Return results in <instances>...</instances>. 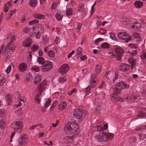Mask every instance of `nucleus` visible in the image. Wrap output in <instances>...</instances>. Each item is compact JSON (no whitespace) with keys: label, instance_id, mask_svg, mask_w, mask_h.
<instances>
[{"label":"nucleus","instance_id":"nucleus-19","mask_svg":"<svg viewBox=\"0 0 146 146\" xmlns=\"http://www.w3.org/2000/svg\"><path fill=\"white\" fill-rule=\"evenodd\" d=\"M63 142L65 143H71L73 142V137L71 136H66L65 137L62 139Z\"/></svg>","mask_w":146,"mask_h":146},{"label":"nucleus","instance_id":"nucleus-54","mask_svg":"<svg viewBox=\"0 0 146 146\" xmlns=\"http://www.w3.org/2000/svg\"><path fill=\"white\" fill-rule=\"evenodd\" d=\"M77 27L76 28V29L78 30L77 31V32L78 33H79L80 32V30L81 28V27L82 26V25L81 23H77Z\"/></svg>","mask_w":146,"mask_h":146},{"label":"nucleus","instance_id":"nucleus-37","mask_svg":"<svg viewBox=\"0 0 146 146\" xmlns=\"http://www.w3.org/2000/svg\"><path fill=\"white\" fill-rule=\"evenodd\" d=\"M100 46L102 48L107 49L110 48V45L107 42H104L101 44Z\"/></svg>","mask_w":146,"mask_h":146},{"label":"nucleus","instance_id":"nucleus-47","mask_svg":"<svg viewBox=\"0 0 146 146\" xmlns=\"http://www.w3.org/2000/svg\"><path fill=\"white\" fill-rule=\"evenodd\" d=\"M82 50L81 48L80 47H78L77 49L75 51V53H76V55H78V56H80L81 54H82Z\"/></svg>","mask_w":146,"mask_h":146},{"label":"nucleus","instance_id":"nucleus-49","mask_svg":"<svg viewBox=\"0 0 146 146\" xmlns=\"http://www.w3.org/2000/svg\"><path fill=\"white\" fill-rule=\"evenodd\" d=\"M109 34L110 35V38L112 39L115 41H117L118 39L117 38L116 36H115V35L113 33H110Z\"/></svg>","mask_w":146,"mask_h":146},{"label":"nucleus","instance_id":"nucleus-16","mask_svg":"<svg viewBox=\"0 0 146 146\" xmlns=\"http://www.w3.org/2000/svg\"><path fill=\"white\" fill-rule=\"evenodd\" d=\"M104 133H100V134L97 135L95 136V138L97 141L99 142H105Z\"/></svg>","mask_w":146,"mask_h":146},{"label":"nucleus","instance_id":"nucleus-55","mask_svg":"<svg viewBox=\"0 0 146 146\" xmlns=\"http://www.w3.org/2000/svg\"><path fill=\"white\" fill-rule=\"evenodd\" d=\"M5 125V122L4 120H0V127L1 129L4 128Z\"/></svg>","mask_w":146,"mask_h":146},{"label":"nucleus","instance_id":"nucleus-21","mask_svg":"<svg viewBox=\"0 0 146 146\" xmlns=\"http://www.w3.org/2000/svg\"><path fill=\"white\" fill-rule=\"evenodd\" d=\"M108 128V125L106 124H104L103 126L101 125H100L97 127V130L98 131H100L99 133H105L103 132L104 130H106Z\"/></svg>","mask_w":146,"mask_h":146},{"label":"nucleus","instance_id":"nucleus-40","mask_svg":"<svg viewBox=\"0 0 146 146\" xmlns=\"http://www.w3.org/2000/svg\"><path fill=\"white\" fill-rule=\"evenodd\" d=\"M49 39L47 35H44L42 37V42L44 44H46L48 42Z\"/></svg>","mask_w":146,"mask_h":146},{"label":"nucleus","instance_id":"nucleus-30","mask_svg":"<svg viewBox=\"0 0 146 146\" xmlns=\"http://www.w3.org/2000/svg\"><path fill=\"white\" fill-rule=\"evenodd\" d=\"M37 0H29V5L32 7H35L37 5Z\"/></svg>","mask_w":146,"mask_h":146},{"label":"nucleus","instance_id":"nucleus-10","mask_svg":"<svg viewBox=\"0 0 146 146\" xmlns=\"http://www.w3.org/2000/svg\"><path fill=\"white\" fill-rule=\"evenodd\" d=\"M29 137L27 135H21L18 140L19 144L21 145L26 144L29 141Z\"/></svg>","mask_w":146,"mask_h":146},{"label":"nucleus","instance_id":"nucleus-22","mask_svg":"<svg viewBox=\"0 0 146 146\" xmlns=\"http://www.w3.org/2000/svg\"><path fill=\"white\" fill-rule=\"evenodd\" d=\"M131 27L134 30H139L141 27V25L139 23L135 22L131 26Z\"/></svg>","mask_w":146,"mask_h":146},{"label":"nucleus","instance_id":"nucleus-26","mask_svg":"<svg viewBox=\"0 0 146 146\" xmlns=\"http://www.w3.org/2000/svg\"><path fill=\"white\" fill-rule=\"evenodd\" d=\"M33 16L35 19L41 20L44 19L45 17L44 15L38 13H35L34 14Z\"/></svg>","mask_w":146,"mask_h":146},{"label":"nucleus","instance_id":"nucleus-61","mask_svg":"<svg viewBox=\"0 0 146 146\" xmlns=\"http://www.w3.org/2000/svg\"><path fill=\"white\" fill-rule=\"evenodd\" d=\"M11 65H9L5 70V72L7 74H9L11 70Z\"/></svg>","mask_w":146,"mask_h":146},{"label":"nucleus","instance_id":"nucleus-8","mask_svg":"<svg viewBox=\"0 0 146 146\" xmlns=\"http://www.w3.org/2000/svg\"><path fill=\"white\" fill-rule=\"evenodd\" d=\"M53 67L52 64L50 61H47L42 66L41 70L44 72H47L50 71Z\"/></svg>","mask_w":146,"mask_h":146},{"label":"nucleus","instance_id":"nucleus-13","mask_svg":"<svg viewBox=\"0 0 146 146\" xmlns=\"http://www.w3.org/2000/svg\"><path fill=\"white\" fill-rule=\"evenodd\" d=\"M110 97L111 100L114 102H115L117 101L120 102H122L123 101L121 98L118 97L116 91L110 95Z\"/></svg>","mask_w":146,"mask_h":146},{"label":"nucleus","instance_id":"nucleus-52","mask_svg":"<svg viewBox=\"0 0 146 146\" xmlns=\"http://www.w3.org/2000/svg\"><path fill=\"white\" fill-rule=\"evenodd\" d=\"M141 58L143 59H146V52H142L140 55Z\"/></svg>","mask_w":146,"mask_h":146},{"label":"nucleus","instance_id":"nucleus-58","mask_svg":"<svg viewBox=\"0 0 146 146\" xmlns=\"http://www.w3.org/2000/svg\"><path fill=\"white\" fill-rule=\"evenodd\" d=\"M5 78L4 77H1L0 78V85L2 86L5 83Z\"/></svg>","mask_w":146,"mask_h":146},{"label":"nucleus","instance_id":"nucleus-32","mask_svg":"<svg viewBox=\"0 0 146 146\" xmlns=\"http://www.w3.org/2000/svg\"><path fill=\"white\" fill-rule=\"evenodd\" d=\"M16 10V9H14L11 10L8 14L7 15L6 17L7 19H9L11 17L12 15L15 13Z\"/></svg>","mask_w":146,"mask_h":146},{"label":"nucleus","instance_id":"nucleus-57","mask_svg":"<svg viewBox=\"0 0 146 146\" xmlns=\"http://www.w3.org/2000/svg\"><path fill=\"white\" fill-rule=\"evenodd\" d=\"M136 141V138L135 137H132L129 140V142L130 144H133L134 145V143H135Z\"/></svg>","mask_w":146,"mask_h":146},{"label":"nucleus","instance_id":"nucleus-7","mask_svg":"<svg viewBox=\"0 0 146 146\" xmlns=\"http://www.w3.org/2000/svg\"><path fill=\"white\" fill-rule=\"evenodd\" d=\"M118 38L120 39L125 40V41L127 43L131 39V38L124 32H121L118 33L117 35Z\"/></svg>","mask_w":146,"mask_h":146},{"label":"nucleus","instance_id":"nucleus-2","mask_svg":"<svg viewBox=\"0 0 146 146\" xmlns=\"http://www.w3.org/2000/svg\"><path fill=\"white\" fill-rule=\"evenodd\" d=\"M114 52L116 56V60H119L121 59L122 54L124 53V51L120 46L115 45L113 46Z\"/></svg>","mask_w":146,"mask_h":146},{"label":"nucleus","instance_id":"nucleus-33","mask_svg":"<svg viewBox=\"0 0 146 146\" xmlns=\"http://www.w3.org/2000/svg\"><path fill=\"white\" fill-rule=\"evenodd\" d=\"M55 17L58 21H60L62 19L63 15L62 13L60 12H58L55 15Z\"/></svg>","mask_w":146,"mask_h":146},{"label":"nucleus","instance_id":"nucleus-34","mask_svg":"<svg viewBox=\"0 0 146 146\" xmlns=\"http://www.w3.org/2000/svg\"><path fill=\"white\" fill-rule=\"evenodd\" d=\"M143 3L140 1H135L134 3V5L135 6L138 8H141L143 5Z\"/></svg>","mask_w":146,"mask_h":146},{"label":"nucleus","instance_id":"nucleus-4","mask_svg":"<svg viewBox=\"0 0 146 146\" xmlns=\"http://www.w3.org/2000/svg\"><path fill=\"white\" fill-rule=\"evenodd\" d=\"M74 118L75 121L80 122L82 119V112L80 109H76L73 113Z\"/></svg>","mask_w":146,"mask_h":146},{"label":"nucleus","instance_id":"nucleus-5","mask_svg":"<svg viewBox=\"0 0 146 146\" xmlns=\"http://www.w3.org/2000/svg\"><path fill=\"white\" fill-rule=\"evenodd\" d=\"M29 36L32 37H35L36 39L40 38V32L36 27H33L30 29L29 33Z\"/></svg>","mask_w":146,"mask_h":146},{"label":"nucleus","instance_id":"nucleus-38","mask_svg":"<svg viewBox=\"0 0 146 146\" xmlns=\"http://www.w3.org/2000/svg\"><path fill=\"white\" fill-rule=\"evenodd\" d=\"M26 80L28 81H30L32 80L33 76L32 74L30 73H28L26 74Z\"/></svg>","mask_w":146,"mask_h":146},{"label":"nucleus","instance_id":"nucleus-27","mask_svg":"<svg viewBox=\"0 0 146 146\" xmlns=\"http://www.w3.org/2000/svg\"><path fill=\"white\" fill-rule=\"evenodd\" d=\"M128 62L131 64V68H134L137 63V61L133 58L131 57L129 59Z\"/></svg>","mask_w":146,"mask_h":146},{"label":"nucleus","instance_id":"nucleus-1","mask_svg":"<svg viewBox=\"0 0 146 146\" xmlns=\"http://www.w3.org/2000/svg\"><path fill=\"white\" fill-rule=\"evenodd\" d=\"M79 129V125L76 123L72 122L66 123L64 127V131L67 133L72 134L75 133Z\"/></svg>","mask_w":146,"mask_h":146},{"label":"nucleus","instance_id":"nucleus-62","mask_svg":"<svg viewBox=\"0 0 146 146\" xmlns=\"http://www.w3.org/2000/svg\"><path fill=\"white\" fill-rule=\"evenodd\" d=\"M30 29L28 27L25 28L23 30V32L25 33H28L30 32Z\"/></svg>","mask_w":146,"mask_h":146},{"label":"nucleus","instance_id":"nucleus-48","mask_svg":"<svg viewBox=\"0 0 146 146\" xmlns=\"http://www.w3.org/2000/svg\"><path fill=\"white\" fill-rule=\"evenodd\" d=\"M140 140H142L146 138V134L144 133H139L138 134Z\"/></svg>","mask_w":146,"mask_h":146},{"label":"nucleus","instance_id":"nucleus-11","mask_svg":"<svg viewBox=\"0 0 146 146\" xmlns=\"http://www.w3.org/2000/svg\"><path fill=\"white\" fill-rule=\"evenodd\" d=\"M98 81V79L96 76L95 75H92L91 77V80L89 82L90 86L92 88H94L97 85Z\"/></svg>","mask_w":146,"mask_h":146},{"label":"nucleus","instance_id":"nucleus-42","mask_svg":"<svg viewBox=\"0 0 146 146\" xmlns=\"http://www.w3.org/2000/svg\"><path fill=\"white\" fill-rule=\"evenodd\" d=\"M143 112L140 111L139 113V116L141 118L144 117L145 115L146 114V108H144L143 109Z\"/></svg>","mask_w":146,"mask_h":146},{"label":"nucleus","instance_id":"nucleus-45","mask_svg":"<svg viewBox=\"0 0 146 146\" xmlns=\"http://www.w3.org/2000/svg\"><path fill=\"white\" fill-rule=\"evenodd\" d=\"M47 55L50 57L54 58L55 56V53L52 50H50L48 51Z\"/></svg>","mask_w":146,"mask_h":146},{"label":"nucleus","instance_id":"nucleus-29","mask_svg":"<svg viewBox=\"0 0 146 146\" xmlns=\"http://www.w3.org/2000/svg\"><path fill=\"white\" fill-rule=\"evenodd\" d=\"M84 5H82L79 6V9L78 11L81 12H82L84 13H86L87 12L88 9L87 8L84 7Z\"/></svg>","mask_w":146,"mask_h":146},{"label":"nucleus","instance_id":"nucleus-41","mask_svg":"<svg viewBox=\"0 0 146 146\" xmlns=\"http://www.w3.org/2000/svg\"><path fill=\"white\" fill-rule=\"evenodd\" d=\"M37 62L39 64H43L44 63H45V62L44 59L42 57H38Z\"/></svg>","mask_w":146,"mask_h":146},{"label":"nucleus","instance_id":"nucleus-35","mask_svg":"<svg viewBox=\"0 0 146 146\" xmlns=\"http://www.w3.org/2000/svg\"><path fill=\"white\" fill-rule=\"evenodd\" d=\"M31 70L32 71L36 72H39L40 70V67L36 65L32 66L31 68Z\"/></svg>","mask_w":146,"mask_h":146},{"label":"nucleus","instance_id":"nucleus-63","mask_svg":"<svg viewBox=\"0 0 146 146\" xmlns=\"http://www.w3.org/2000/svg\"><path fill=\"white\" fill-rule=\"evenodd\" d=\"M57 7V4L55 2H54L52 3L51 8L52 9H55Z\"/></svg>","mask_w":146,"mask_h":146},{"label":"nucleus","instance_id":"nucleus-25","mask_svg":"<svg viewBox=\"0 0 146 146\" xmlns=\"http://www.w3.org/2000/svg\"><path fill=\"white\" fill-rule=\"evenodd\" d=\"M67 106L66 103L62 102L60 103L58 106V108L60 110L62 111L65 109Z\"/></svg>","mask_w":146,"mask_h":146},{"label":"nucleus","instance_id":"nucleus-24","mask_svg":"<svg viewBox=\"0 0 146 146\" xmlns=\"http://www.w3.org/2000/svg\"><path fill=\"white\" fill-rule=\"evenodd\" d=\"M104 137L105 140V142H107L110 139H112L114 137V135L112 133H104Z\"/></svg>","mask_w":146,"mask_h":146},{"label":"nucleus","instance_id":"nucleus-15","mask_svg":"<svg viewBox=\"0 0 146 146\" xmlns=\"http://www.w3.org/2000/svg\"><path fill=\"white\" fill-rule=\"evenodd\" d=\"M38 94H37L35 97V101L37 104L40 103L43 96L45 94L44 93L38 92Z\"/></svg>","mask_w":146,"mask_h":146},{"label":"nucleus","instance_id":"nucleus-50","mask_svg":"<svg viewBox=\"0 0 146 146\" xmlns=\"http://www.w3.org/2000/svg\"><path fill=\"white\" fill-rule=\"evenodd\" d=\"M146 128V125H139L137 126L135 128V129L137 130H141L142 129H145Z\"/></svg>","mask_w":146,"mask_h":146},{"label":"nucleus","instance_id":"nucleus-64","mask_svg":"<svg viewBox=\"0 0 146 146\" xmlns=\"http://www.w3.org/2000/svg\"><path fill=\"white\" fill-rule=\"evenodd\" d=\"M110 56H111L112 58H115L116 59V54H114L113 52H110L109 53Z\"/></svg>","mask_w":146,"mask_h":146},{"label":"nucleus","instance_id":"nucleus-6","mask_svg":"<svg viewBox=\"0 0 146 146\" xmlns=\"http://www.w3.org/2000/svg\"><path fill=\"white\" fill-rule=\"evenodd\" d=\"M115 87L116 89L119 92L122 89L129 88V86L125 82L122 81L117 83Z\"/></svg>","mask_w":146,"mask_h":146},{"label":"nucleus","instance_id":"nucleus-59","mask_svg":"<svg viewBox=\"0 0 146 146\" xmlns=\"http://www.w3.org/2000/svg\"><path fill=\"white\" fill-rule=\"evenodd\" d=\"M66 78L64 77H61L59 78V82L60 83H64L66 81Z\"/></svg>","mask_w":146,"mask_h":146},{"label":"nucleus","instance_id":"nucleus-53","mask_svg":"<svg viewBox=\"0 0 146 146\" xmlns=\"http://www.w3.org/2000/svg\"><path fill=\"white\" fill-rule=\"evenodd\" d=\"M39 48V46L38 45H33L31 47V50L33 52L36 51Z\"/></svg>","mask_w":146,"mask_h":146},{"label":"nucleus","instance_id":"nucleus-36","mask_svg":"<svg viewBox=\"0 0 146 146\" xmlns=\"http://www.w3.org/2000/svg\"><path fill=\"white\" fill-rule=\"evenodd\" d=\"M101 67L100 65H97L96 67L95 74L96 75L99 74L101 71Z\"/></svg>","mask_w":146,"mask_h":146},{"label":"nucleus","instance_id":"nucleus-44","mask_svg":"<svg viewBox=\"0 0 146 146\" xmlns=\"http://www.w3.org/2000/svg\"><path fill=\"white\" fill-rule=\"evenodd\" d=\"M51 102V101L50 99H48L46 100L44 107L45 108H47L49 106Z\"/></svg>","mask_w":146,"mask_h":146},{"label":"nucleus","instance_id":"nucleus-9","mask_svg":"<svg viewBox=\"0 0 146 146\" xmlns=\"http://www.w3.org/2000/svg\"><path fill=\"white\" fill-rule=\"evenodd\" d=\"M48 82L45 80H43L38 87V92L43 93L45 90L48 88Z\"/></svg>","mask_w":146,"mask_h":146},{"label":"nucleus","instance_id":"nucleus-3","mask_svg":"<svg viewBox=\"0 0 146 146\" xmlns=\"http://www.w3.org/2000/svg\"><path fill=\"white\" fill-rule=\"evenodd\" d=\"M23 123L21 121H17L12 123L11 125V127L17 133L21 132L23 130Z\"/></svg>","mask_w":146,"mask_h":146},{"label":"nucleus","instance_id":"nucleus-17","mask_svg":"<svg viewBox=\"0 0 146 146\" xmlns=\"http://www.w3.org/2000/svg\"><path fill=\"white\" fill-rule=\"evenodd\" d=\"M32 43V39L30 38H27V40L23 42V46L27 47H30Z\"/></svg>","mask_w":146,"mask_h":146},{"label":"nucleus","instance_id":"nucleus-12","mask_svg":"<svg viewBox=\"0 0 146 146\" xmlns=\"http://www.w3.org/2000/svg\"><path fill=\"white\" fill-rule=\"evenodd\" d=\"M130 68V66L128 64L122 63L119 66L118 69L119 71L125 72L129 70Z\"/></svg>","mask_w":146,"mask_h":146},{"label":"nucleus","instance_id":"nucleus-51","mask_svg":"<svg viewBox=\"0 0 146 146\" xmlns=\"http://www.w3.org/2000/svg\"><path fill=\"white\" fill-rule=\"evenodd\" d=\"M20 97L19 92H17L15 94L14 98L15 100H19Z\"/></svg>","mask_w":146,"mask_h":146},{"label":"nucleus","instance_id":"nucleus-28","mask_svg":"<svg viewBox=\"0 0 146 146\" xmlns=\"http://www.w3.org/2000/svg\"><path fill=\"white\" fill-rule=\"evenodd\" d=\"M113 75V72L109 71L106 72L105 77L107 80H109L111 78Z\"/></svg>","mask_w":146,"mask_h":146},{"label":"nucleus","instance_id":"nucleus-23","mask_svg":"<svg viewBox=\"0 0 146 146\" xmlns=\"http://www.w3.org/2000/svg\"><path fill=\"white\" fill-rule=\"evenodd\" d=\"M42 80L41 76L39 75L36 76L34 79V83L35 84H39Z\"/></svg>","mask_w":146,"mask_h":146},{"label":"nucleus","instance_id":"nucleus-39","mask_svg":"<svg viewBox=\"0 0 146 146\" xmlns=\"http://www.w3.org/2000/svg\"><path fill=\"white\" fill-rule=\"evenodd\" d=\"M133 36L135 39H137L136 40H138V41L140 40H141V38L140 34L137 33L135 32L133 34Z\"/></svg>","mask_w":146,"mask_h":146},{"label":"nucleus","instance_id":"nucleus-60","mask_svg":"<svg viewBox=\"0 0 146 146\" xmlns=\"http://www.w3.org/2000/svg\"><path fill=\"white\" fill-rule=\"evenodd\" d=\"M91 87L90 86H88L85 89V91H86L85 93H86V95H87L90 93V90Z\"/></svg>","mask_w":146,"mask_h":146},{"label":"nucleus","instance_id":"nucleus-31","mask_svg":"<svg viewBox=\"0 0 146 146\" xmlns=\"http://www.w3.org/2000/svg\"><path fill=\"white\" fill-rule=\"evenodd\" d=\"M39 22L38 20L35 19L29 22V25H30L32 26L33 27H35L38 24Z\"/></svg>","mask_w":146,"mask_h":146},{"label":"nucleus","instance_id":"nucleus-56","mask_svg":"<svg viewBox=\"0 0 146 146\" xmlns=\"http://www.w3.org/2000/svg\"><path fill=\"white\" fill-rule=\"evenodd\" d=\"M9 43L10 44V45H9V46L8 47V49L9 50H11L12 51H13L14 50L15 48V47H16V46L14 44H12L11 46H10L11 43Z\"/></svg>","mask_w":146,"mask_h":146},{"label":"nucleus","instance_id":"nucleus-14","mask_svg":"<svg viewBox=\"0 0 146 146\" xmlns=\"http://www.w3.org/2000/svg\"><path fill=\"white\" fill-rule=\"evenodd\" d=\"M69 67L67 64L62 65L59 69L58 71L62 75L65 74L68 71Z\"/></svg>","mask_w":146,"mask_h":146},{"label":"nucleus","instance_id":"nucleus-46","mask_svg":"<svg viewBox=\"0 0 146 146\" xmlns=\"http://www.w3.org/2000/svg\"><path fill=\"white\" fill-rule=\"evenodd\" d=\"M66 14L67 16H71L72 14V9L71 8L67 9L66 11Z\"/></svg>","mask_w":146,"mask_h":146},{"label":"nucleus","instance_id":"nucleus-18","mask_svg":"<svg viewBox=\"0 0 146 146\" xmlns=\"http://www.w3.org/2000/svg\"><path fill=\"white\" fill-rule=\"evenodd\" d=\"M127 98V99L131 100L133 99V100H138L140 99V97L139 96V94L136 93L134 92L132 94V96L129 95Z\"/></svg>","mask_w":146,"mask_h":146},{"label":"nucleus","instance_id":"nucleus-43","mask_svg":"<svg viewBox=\"0 0 146 146\" xmlns=\"http://www.w3.org/2000/svg\"><path fill=\"white\" fill-rule=\"evenodd\" d=\"M7 115V112L4 109L0 110V116L1 117H5Z\"/></svg>","mask_w":146,"mask_h":146},{"label":"nucleus","instance_id":"nucleus-20","mask_svg":"<svg viewBox=\"0 0 146 146\" xmlns=\"http://www.w3.org/2000/svg\"><path fill=\"white\" fill-rule=\"evenodd\" d=\"M27 67L26 64L23 62L19 65L18 69L21 72H24L27 70Z\"/></svg>","mask_w":146,"mask_h":146}]
</instances>
